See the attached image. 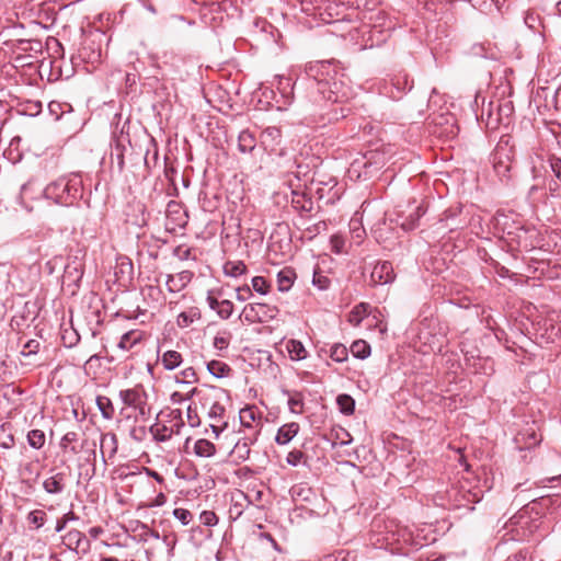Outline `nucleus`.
<instances>
[{
    "instance_id": "obj_41",
    "label": "nucleus",
    "mask_w": 561,
    "mask_h": 561,
    "mask_svg": "<svg viewBox=\"0 0 561 561\" xmlns=\"http://www.w3.org/2000/svg\"><path fill=\"white\" fill-rule=\"evenodd\" d=\"M174 381L184 385L195 383L198 381V376L193 367H186L175 375Z\"/></svg>"
},
{
    "instance_id": "obj_47",
    "label": "nucleus",
    "mask_w": 561,
    "mask_h": 561,
    "mask_svg": "<svg viewBox=\"0 0 561 561\" xmlns=\"http://www.w3.org/2000/svg\"><path fill=\"white\" fill-rule=\"evenodd\" d=\"M252 288L261 295H266L270 290V284L263 276H255L251 280Z\"/></svg>"
},
{
    "instance_id": "obj_53",
    "label": "nucleus",
    "mask_w": 561,
    "mask_h": 561,
    "mask_svg": "<svg viewBox=\"0 0 561 561\" xmlns=\"http://www.w3.org/2000/svg\"><path fill=\"white\" fill-rule=\"evenodd\" d=\"M39 342L37 340H28L21 351V355L24 357H28L31 355H35L39 351Z\"/></svg>"
},
{
    "instance_id": "obj_35",
    "label": "nucleus",
    "mask_w": 561,
    "mask_h": 561,
    "mask_svg": "<svg viewBox=\"0 0 561 561\" xmlns=\"http://www.w3.org/2000/svg\"><path fill=\"white\" fill-rule=\"evenodd\" d=\"M336 404L341 413L345 415H351L354 413L355 401L351 396L345 393L339 394L336 398Z\"/></svg>"
},
{
    "instance_id": "obj_28",
    "label": "nucleus",
    "mask_w": 561,
    "mask_h": 561,
    "mask_svg": "<svg viewBox=\"0 0 561 561\" xmlns=\"http://www.w3.org/2000/svg\"><path fill=\"white\" fill-rule=\"evenodd\" d=\"M206 367L208 373L215 378H225L232 373V368L221 360L213 359L207 363Z\"/></svg>"
},
{
    "instance_id": "obj_33",
    "label": "nucleus",
    "mask_w": 561,
    "mask_h": 561,
    "mask_svg": "<svg viewBox=\"0 0 561 561\" xmlns=\"http://www.w3.org/2000/svg\"><path fill=\"white\" fill-rule=\"evenodd\" d=\"M247 272V265L242 261H227L224 264V273L226 276L239 277Z\"/></svg>"
},
{
    "instance_id": "obj_43",
    "label": "nucleus",
    "mask_w": 561,
    "mask_h": 561,
    "mask_svg": "<svg viewBox=\"0 0 561 561\" xmlns=\"http://www.w3.org/2000/svg\"><path fill=\"white\" fill-rule=\"evenodd\" d=\"M27 443L34 449H41L45 445V433L42 430H32L27 433Z\"/></svg>"
},
{
    "instance_id": "obj_52",
    "label": "nucleus",
    "mask_w": 561,
    "mask_h": 561,
    "mask_svg": "<svg viewBox=\"0 0 561 561\" xmlns=\"http://www.w3.org/2000/svg\"><path fill=\"white\" fill-rule=\"evenodd\" d=\"M173 516L183 525V526H186L188 525L192 519H193V514L186 510V508H182V507H179V508H175L173 511Z\"/></svg>"
},
{
    "instance_id": "obj_27",
    "label": "nucleus",
    "mask_w": 561,
    "mask_h": 561,
    "mask_svg": "<svg viewBox=\"0 0 561 561\" xmlns=\"http://www.w3.org/2000/svg\"><path fill=\"white\" fill-rule=\"evenodd\" d=\"M256 147V139L248 129L240 131L238 136V149L241 153H250Z\"/></svg>"
},
{
    "instance_id": "obj_40",
    "label": "nucleus",
    "mask_w": 561,
    "mask_h": 561,
    "mask_svg": "<svg viewBox=\"0 0 561 561\" xmlns=\"http://www.w3.org/2000/svg\"><path fill=\"white\" fill-rule=\"evenodd\" d=\"M285 393L288 396V408L291 413L300 414L302 413L304 408V400L302 394L300 392H290L285 391Z\"/></svg>"
},
{
    "instance_id": "obj_60",
    "label": "nucleus",
    "mask_w": 561,
    "mask_h": 561,
    "mask_svg": "<svg viewBox=\"0 0 561 561\" xmlns=\"http://www.w3.org/2000/svg\"><path fill=\"white\" fill-rule=\"evenodd\" d=\"M236 298L239 301H245L252 297V289L248 285L241 286L237 288Z\"/></svg>"
},
{
    "instance_id": "obj_8",
    "label": "nucleus",
    "mask_w": 561,
    "mask_h": 561,
    "mask_svg": "<svg viewBox=\"0 0 561 561\" xmlns=\"http://www.w3.org/2000/svg\"><path fill=\"white\" fill-rule=\"evenodd\" d=\"M119 398L127 407L137 409L140 415L146 414V396L138 389H126L119 391Z\"/></svg>"
},
{
    "instance_id": "obj_19",
    "label": "nucleus",
    "mask_w": 561,
    "mask_h": 561,
    "mask_svg": "<svg viewBox=\"0 0 561 561\" xmlns=\"http://www.w3.org/2000/svg\"><path fill=\"white\" fill-rule=\"evenodd\" d=\"M291 207L299 213H311L313 210V202L305 193L291 191Z\"/></svg>"
},
{
    "instance_id": "obj_34",
    "label": "nucleus",
    "mask_w": 561,
    "mask_h": 561,
    "mask_svg": "<svg viewBox=\"0 0 561 561\" xmlns=\"http://www.w3.org/2000/svg\"><path fill=\"white\" fill-rule=\"evenodd\" d=\"M96 405L105 420L113 419L115 410L110 398L105 396H99L96 398Z\"/></svg>"
},
{
    "instance_id": "obj_44",
    "label": "nucleus",
    "mask_w": 561,
    "mask_h": 561,
    "mask_svg": "<svg viewBox=\"0 0 561 561\" xmlns=\"http://www.w3.org/2000/svg\"><path fill=\"white\" fill-rule=\"evenodd\" d=\"M330 357L336 363H343L348 357V350L343 344H334L330 348Z\"/></svg>"
},
{
    "instance_id": "obj_21",
    "label": "nucleus",
    "mask_w": 561,
    "mask_h": 561,
    "mask_svg": "<svg viewBox=\"0 0 561 561\" xmlns=\"http://www.w3.org/2000/svg\"><path fill=\"white\" fill-rule=\"evenodd\" d=\"M193 273L190 271H182L178 274V279L173 275L167 276V286L170 293H179L182 290L192 279Z\"/></svg>"
},
{
    "instance_id": "obj_1",
    "label": "nucleus",
    "mask_w": 561,
    "mask_h": 561,
    "mask_svg": "<svg viewBox=\"0 0 561 561\" xmlns=\"http://www.w3.org/2000/svg\"><path fill=\"white\" fill-rule=\"evenodd\" d=\"M305 75L310 87L329 104L321 113L323 122H337L347 116L350 108L341 103L348 98V87L342 69L331 60L312 61L305 66Z\"/></svg>"
},
{
    "instance_id": "obj_22",
    "label": "nucleus",
    "mask_w": 561,
    "mask_h": 561,
    "mask_svg": "<svg viewBox=\"0 0 561 561\" xmlns=\"http://www.w3.org/2000/svg\"><path fill=\"white\" fill-rule=\"evenodd\" d=\"M299 432V424L290 422L280 426L277 431L275 442L278 445L288 444Z\"/></svg>"
},
{
    "instance_id": "obj_30",
    "label": "nucleus",
    "mask_w": 561,
    "mask_h": 561,
    "mask_svg": "<svg viewBox=\"0 0 561 561\" xmlns=\"http://www.w3.org/2000/svg\"><path fill=\"white\" fill-rule=\"evenodd\" d=\"M161 364L167 370H173L182 364V355L176 351H167L161 356Z\"/></svg>"
},
{
    "instance_id": "obj_4",
    "label": "nucleus",
    "mask_w": 561,
    "mask_h": 561,
    "mask_svg": "<svg viewBox=\"0 0 561 561\" xmlns=\"http://www.w3.org/2000/svg\"><path fill=\"white\" fill-rule=\"evenodd\" d=\"M279 313V309L276 306L263 304V302H252L248 304L243 310L241 316L244 321L253 324V323H265L271 320H274Z\"/></svg>"
},
{
    "instance_id": "obj_56",
    "label": "nucleus",
    "mask_w": 561,
    "mask_h": 561,
    "mask_svg": "<svg viewBox=\"0 0 561 561\" xmlns=\"http://www.w3.org/2000/svg\"><path fill=\"white\" fill-rule=\"evenodd\" d=\"M173 255L176 256L180 261L193 259L192 249L186 248L184 245H178L176 248H174Z\"/></svg>"
},
{
    "instance_id": "obj_17",
    "label": "nucleus",
    "mask_w": 561,
    "mask_h": 561,
    "mask_svg": "<svg viewBox=\"0 0 561 561\" xmlns=\"http://www.w3.org/2000/svg\"><path fill=\"white\" fill-rule=\"evenodd\" d=\"M282 140V130L279 127L270 126L266 127L261 134V141L265 146L266 149L271 151L275 150V147L280 144Z\"/></svg>"
},
{
    "instance_id": "obj_61",
    "label": "nucleus",
    "mask_w": 561,
    "mask_h": 561,
    "mask_svg": "<svg viewBox=\"0 0 561 561\" xmlns=\"http://www.w3.org/2000/svg\"><path fill=\"white\" fill-rule=\"evenodd\" d=\"M186 413H187L188 424L192 427L198 426L201 423L199 417H198L196 411L191 405L187 408Z\"/></svg>"
},
{
    "instance_id": "obj_45",
    "label": "nucleus",
    "mask_w": 561,
    "mask_h": 561,
    "mask_svg": "<svg viewBox=\"0 0 561 561\" xmlns=\"http://www.w3.org/2000/svg\"><path fill=\"white\" fill-rule=\"evenodd\" d=\"M331 279L323 274L320 270H314L312 276V285L320 290H325L330 287Z\"/></svg>"
},
{
    "instance_id": "obj_20",
    "label": "nucleus",
    "mask_w": 561,
    "mask_h": 561,
    "mask_svg": "<svg viewBox=\"0 0 561 561\" xmlns=\"http://www.w3.org/2000/svg\"><path fill=\"white\" fill-rule=\"evenodd\" d=\"M425 211L426 210L423 205L414 206L407 216L402 217V221L400 224L401 228L405 231L415 229L419 226V221L424 216Z\"/></svg>"
},
{
    "instance_id": "obj_25",
    "label": "nucleus",
    "mask_w": 561,
    "mask_h": 561,
    "mask_svg": "<svg viewBox=\"0 0 561 561\" xmlns=\"http://www.w3.org/2000/svg\"><path fill=\"white\" fill-rule=\"evenodd\" d=\"M296 279V273L291 267H284L277 273V288L279 291H288Z\"/></svg>"
},
{
    "instance_id": "obj_14",
    "label": "nucleus",
    "mask_w": 561,
    "mask_h": 561,
    "mask_svg": "<svg viewBox=\"0 0 561 561\" xmlns=\"http://www.w3.org/2000/svg\"><path fill=\"white\" fill-rule=\"evenodd\" d=\"M44 188L45 187H43V184L37 179H30L21 186V203L25 204L27 199L33 201L44 196Z\"/></svg>"
},
{
    "instance_id": "obj_49",
    "label": "nucleus",
    "mask_w": 561,
    "mask_h": 561,
    "mask_svg": "<svg viewBox=\"0 0 561 561\" xmlns=\"http://www.w3.org/2000/svg\"><path fill=\"white\" fill-rule=\"evenodd\" d=\"M78 519H79V516L77 514H75L72 511H69L61 518L57 519L56 527H55L56 533H61L66 528V526L69 522H75Z\"/></svg>"
},
{
    "instance_id": "obj_42",
    "label": "nucleus",
    "mask_w": 561,
    "mask_h": 561,
    "mask_svg": "<svg viewBox=\"0 0 561 561\" xmlns=\"http://www.w3.org/2000/svg\"><path fill=\"white\" fill-rule=\"evenodd\" d=\"M26 520L35 529H39L46 523L47 514L42 510H34L27 514Z\"/></svg>"
},
{
    "instance_id": "obj_23",
    "label": "nucleus",
    "mask_w": 561,
    "mask_h": 561,
    "mask_svg": "<svg viewBox=\"0 0 561 561\" xmlns=\"http://www.w3.org/2000/svg\"><path fill=\"white\" fill-rule=\"evenodd\" d=\"M239 420L242 426L253 428L255 422H257V425L261 424V414L256 407H245L240 410Z\"/></svg>"
},
{
    "instance_id": "obj_6",
    "label": "nucleus",
    "mask_w": 561,
    "mask_h": 561,
    "mask_svg": "<svg viewBox=\"0 0 561 561\" xmlns=\"http://www.w3.org/2000/svg\"><path fill=\"white\" fill-rule=\"evenodd\" d=\"M396 279V273L392 263L389 261H378L374 265L370 277V286L388 285L393 283Z\"/></svg>"
},
{
    "instance_id": "obj_46",
    "label": "nucleus",
    "mask_w": 561,
    "mask_h": 561,
    "mask_svg": "<svg viewBox=\"0 0 561 561\" xmlns=\"http://www.w3.org/2000/svg\"><path fill=\"white\" fill-rule=\"evenodd\" d=\"M231 333L224 331L218 333L213 341V346L218 351H226L230 344Z\"/></svg>"
},
{
    "instance_id": "obj_13",
    "label": "nucleus",
    "mask_w": 561,
    "mask_h": 561,
    "mask_svg": "<svg viewBox=\"0 0 561 561\" xmlns=\"http://www.w3.org/2000/svg\"><path fill=\"white\" fill-rule=\"evenodd\" d=\"M67 474L65 472H55L43 481V489L51 495L61 494L66 489Z\"/></svg>"
},
{
    "instance_id": "obj_38",
    "label": "nucleus",
    "mask_w": 561,
    "mask_h": 561,
    "mask_svg": "<svg viewBox=\"0 0 561 561\" xmlns=\"http://www.w3.org/2000/svg\"><path fill=\"white\" fill-rule=\"evenodd\" d=\"M369 305L360 302L356 305L350 314V322L354 325H358L362 320L369 314Z\"/></svg>"
},
{
    "instance_id": "obj_29",
    "label": "nucleus",
    "mask_w": 561,
    "mask_h": 561,
    "mask_svg": "<svg viewBox=\"0 0 561 561\" xmlns=\"http://www.w3.org/2000/svg\"><path fill=\"white\" fill-rule=\"evenodd\" d=\"M311 184L317 186L316 194L319 196V198H323L325 194V187H328V191L330 192L332 188H334L337 184L335 178L329 176L328 179H322L321 176L312 178Z\"/></svg>"
},
{
    "instance_id": "obj_26",
    "label": "nucleus",
    "mask_w": 561,
    "mask_h": 561,
    "mask_svg": "<svg viewBox=\"0 0 561 561\" xmlns=\"http://www.w3.org/2000/svg\"><path fill=\"white\" fill-rule=\"evenodd\" d=\"M142 340V332L139 330H130L121 336L117 346L123 351H130L136 344Z\"/></svg>"
},
{
    "instance_id": "obj_7",
    "label": "nucleus",
    "mask_w": 561,
    "mask_h": 561,
    "mask_svg": "<svg viewBox=\"0 0 561 561\" xmlns=\"http://www.w3.org/2000/svg\"><path fill=\"white\" fill-rule=\"evenodd\" d=\"M126 144H130L128 136H121L114 140L112 145V150L110 154V162L112 171H116L118 174H122L125 169V151Z\"/></svg>"
},
{
    "instance_id": "obj_57",
    "label": "nucleus",
    "mask_w": 561,
    "mask_h": 561,
    "mask_svg": "<svg viewBox=\"0 0 561 561\" xmlns=\"http://www.w3.org/2000/svg\"><path fill=\"white\" fill-rule=\"evenodd\" d=\"M393 87H396L399 92L403 93L412 89V82L408 79L407 76L398 77L393 82Z\"/></svg>"
},
{
    "instance_id": "obj_12",
    "label": "nucleus",
    "mask_w": 561,
    "mask_h": 561,
    "mask_svg": "<svg viewBox=\"0 0 561 561\" xmlns=\"http://www.w3.org/2000/svg\"><path fill=\"white\" fill-rule=\"evenodd\" d=\"M224 398H229L227 390L216 386L203 385V392L198 401L203 408L209 409L214 403L220 402Z\"/></svg>"
},
{
    "instance_id": "obj_39",
    "label": "nucleus",
    "mask_w": 561,
    "mask_h": 561,
    "mask_svg": "<svg viewBox=\"0 0 561 561\" xmlns=\"http://www.w3.org/2000/svg\"><path fill=\"white\" fill-rule=\"evenodd\" d=\"M383 154L370 151L364 156L363 167L366 169L374 168L379 170L383 167Z\"/></svg>"
},
{
    "instance_id": "obj_5",
    "label": "nucleus",
    "mask_w": 561,
    "mask_h": 561,
    "mask_svg": "<svg viewBox=\"0 0 561 561\" xmlns=\"http://www.w3.org/2000/svg\"><path fill=\"white\" fill-rule=\"evenodd\" d=\"M386 529L382 539H377L378 542L382 541L386 547H392V550H402L403 546L414 545L413 534L408 527L391 523L390 526H386Z\"/></svg>"
},
{
    "instance_id": "obj_15",
    "label": "nucleus",
    "mask_w": 561,
    "mask_h": 561,
    "mask_svg": "<svg viewBox=\"0 0 561 561\" xmlns=\"http://www.w3.org/2000/svg\"><path fill=\"white\" fill-rule=\"evenodd\" d=\"M259 431H254L251 435L245 436L239 439L232 449V455H234L239 460H247L251 453V445H253L257 439Z\"/></svg>"
},
{
    "instance_id": "obj_18",
    "label": "nucleus",
    "mask_w": 561,
    "mask_h": 561,
    "mask_svg": "<svg viewBox=\"0 0 561 561\" xmlns=\"http://www.w3.org/2000/svg\"><path fill=\"white\" fill-rule=\"evenodd\" d=\"M105 449H107L110 458H113L116 455L118 449V439L115 433L108 432L101 435V456L104 463H106Z\"/></svg>"
},
{
    "instance_id": "obj_62",
    "label": "nucleus",
    "mask_w": 561,
    "mask_h": 561,
    "mask_svg": "<svg viewBox=\"0 0 561 561\" xmlns=\"http://www.w3.org/2000/svg\"><path fill=\"white\" fill-rule=\"evenodd\" d=\"M331 244H332V250L335 252V253H341L343 251V247H344V241L341 237L339 236H333L331 238Z\"/></svg>"
},
{
    "instance_id": "obj_16",
    "label": "nucleus",
    "mask_w": 561,
    "mask_h": 561,
    "mask_svg": "<svg viewBox=\"0 0 561 561\" xmlns=\"http://www.w3.org/2000/svg\"><path fill=\"white\" fill-rule=\"evenodd\" d=\"M455 496L456 506L457 507H467L468 510H473L472 504L478 503L481 499L477 493H471L470 491H459L453 489L449 491V497Z\"/></svg>"
},
{
    "instance_id": "obj_31",
    "label": "nucleus",
    "mask_w": 561,
    "mask_h": 561,
    "mask_svg": "<svg viewBox=\"0 0 561 561\" xmlns=\"http://www.w3.org/2000/svg\"><path fill=\"white\" fill-rule=\"evenodd\" d=\"M194 453L198 457L209 458L215 455V445L204 438L197 439L194 445Z\"/></svg>"
},
{
    "instance_id": "obj_55",
    "label": "nucleus",
    "mask_w": 561,
    "mask_h": 561,
    "mask_svg": "<svg viewBox=\"0 0 561 561\" xmlns=\"http://www.w3.org/2000/svg\"><path fill=\"white\" fill-rule=\"evenodd\" d=\"M195 316V312H181L178 316L176 323L181 328H186L194 322Z\"/></svg>"
},
{
    "instance_id": "obj_36",
    "label": "nucleus",
    "mask_w": 561,
    "mask_h": 561,
    "mask_svg": "<svg viewBox=\"0 0 561 561\" xmlns=\"http://www.w3.org/2000/svg\"><path fill=\"white\" fill-rule=\"evenodd\" d=\"M78 442V433L76 432H67L60 439V448L64 451H70L73 455L79 453V449L75 446V443Z\"/></svg>"
},
{
    "instance_id": "obj_3",
    "label": "nucleus",
    "mask_w": 561,
    "mask_h": 561,
    "mask_svg": "<svg viewBox=\"0 0 561 561\" xmlns=\"http://www.w3.org/2000/svg\"><path fill=\"white\" fill-rule=\"evenodd\" d=\"M493 169L502 182L513 179L516 169L515 149L510 138L502 137L492 153Z\"/></svg>"
},
{
    "instance_id": "obj_50",
    "label": "nucleus",
    "mask_w": 561,
    "mask_h": 561,
    "mask_svg": "<svg viewBox=\"0 0 561 561\" xmlns=\"http://www.w3.org/2000/svg\"><path fill=\"white\" fill-rule=\"evenodd\" d=\"M233 311V304L230 300H220L219 306L216 310L217 314L221 319H228L232 314Z\"/></svg>"
},
{
    "instance_id": "obj_32",
    "label": "nucleus",
    "mask_w": 561,
    "mask_h": 561,
    "mask_svg": "<svg viewBox=\"0 0 561 561\" xmlns=\"http://www.w3.org/2000/svg\"><path fill=\"white\" fill-rule=\"evenodd\" d=\"M149 432L153 436V439L159 443L170 440L173 435V428L167 425L159 426L157 423L149 427Z\"/></svg>"
},
{
    "instance_id": "obj_54",
    "label": "nucleus",
    "mask_w": 561,
    "mask_h": 561,
    "mask_svg": "<svg viewBox=\"0 0 561 561\" xmlns=\"http://www.w3.org/2000/svg\"><path fill=\"white\" fill-rule=\"evenodd\" d=\"M199 520L203 525L213 527L218 524L217 515L211 511H204L199 515Z\"/></svg>"
},
{
    "instance_id": "obj_63",
    "label": "nucleus",
    "mask_w": 561,
    "mask_h": 561,
    "mask_svg": "<svg viewBox=\"0 0 561 561\" xmlns=\"http://www.w3.org/2000/svg\"><path fill=\"white\" fill-rule=\"evenodd\" d=\"M243 512V507L241 503L234 502L229 508V515L231 518L237 519L241 516Z\"/></svg>"
},
{
    "instance_id": "obj_10",
    "label": "nucleus",
    "mask_w": 561,
    "mask_h": 561,
    "mask_svg": "<svg viewBox=\"0 0 561 561\" xmlns=\"http://www.w3.org/2000/svg\"><path fill=\"white\" fill-rule=\"evenodd\" d=\"M460 206L449 207L448 209H446L438 220V229L447 231H454L456 229H459L463 224V221L460 219Z\"/></svg>"
},
{
    "instance_id": "obj_2",
    "label": "nucleus",
    "mask_w": 561,
    "mask_h": 561,
    "mask_svg": "<svg viewBox=\"0 0 561 561\" xmlns=\"http://www.w3.org/2000/svg\"><path fill=\"white\" fill-rule=\"evenodd\" d=\"M83 184L78 174L61 176L44 188V197L55 204L71 206L82 197Z\"/></svg>"
},
{
    "instance_id": "obj_48",
    "label": "nucleus",
    "mask_w": 561,
    "mask_h": 561,
    "mask_svg": "<svg viewBox=\"0 0 561 561\" xmlns=\"http://www.w3.org/2000/svg\"><path fill=\"white\" fill-rule=\"evenodd\" d=\"M290 345L289 353L293 359L300 360L306 357L307 352L301 342L291 341Z\"/></svg>"
},
{
    "instance_id": "obj_24",
    "label": "nucleus",
    "mask_w": 561,
    "mask_h": 561,
    "mask_svg": "<svg viewBox=\"0 0 561 561\" xmlns=\"http://www.w3.org/2000/svg\"><path fill=\"white\" fill-rule=\"evenodd\" d=\"M290 496L294 501L311 502L314 497V492L307 483L294 484L289 490Z\"/></svg>"
},
{
    "instance_id": "obj_51",
    "label": "nucleus",
    "mask_w": 561,
    "mask_h": 561,
    "mask_svg": "<svg viewBox=\"0 0 561 561\" xmlns=\"http://www.w3.org/2000/svg\"><path fill=\"white\" fill-rule=\"evenodd\" d=\"M225 412H226V408L224 407V404H221V402L214 403L208 409V417L214 421L219 422L224 419Z\"/></svg>"
},
{
    "instance_id": "obj_58",
    "label": "nucleus",
    "mask_w": 561,
    "mask_h": 561,
    "mask_svg": "<svg viewBox=\"0 0 561 561\" xmlns=\"http://www.w3.org/2000/svg\"><path fill=\"white\" fill-rule=\"evenodd\" d=\"M549 164L552 173L554 176L561 181V158H558L556 156H551L549 158Z\"/></svg>"
},
{
    "instance_id": "obj_9",
    "label": "nucleus",
    "mask_w": 561,
    "mask_h": 561,
    "mask_svg": "<svg viewBox=\"0 0 561 561\" xmlns=\"http://www.w3.org/2000/svg\"><path fill=\"white\" fill-rule=\"evenodd\" d=\"M62 542L69 550L76 552H85L90 548V542L87 536L78 529H70L62 537Z\"/></svg>"
},
{
    "instance_id": "obj_37",
    "label": "nucleus",
    "mask_w": 561,
    "mask_h": 561,
    "mask_svg": "<svg viewBox=\"0 0 561 561\" xmlns=\"http://www.w3.org/2000/svg\"><path fill=\"white\" fill-rule=\"evenodd\" d=\"M350 351L354 357L365 359L370 355V345L364 340H358L353 342Z\"/></svg>"
},
{
    "instance_id": "obj_64",
    "label": "nucleus",
    "mask_w": 561,
    "mask_h": 561,
    "mask_svg": "<svg viewBox=\"0 0 561 561\" xmlns=\"http://www.w3.org/2000/svg\"><path fill=\"white\" fill-rule=\"evenodd\" d=\"M506 561H528V552L520 550L519 552L508 557Z\"/></svg>"
},
{
    "instance_id": "obj_11",
    "label": "nucleus",
    "mask_w": 561,
    "mask_h": 561,
    "mask_svg": "<svg viewBox=\"0 0 561 561\" xmlns=\"http://www.w3.org/2000/svg\"><path fill=\"white\" fill-rule=\"evenodd\" d=\"M83 251L78 250L72 256H68V262L65 266V276L72 282H78L83 276L84 264L82 262Z\"/></svg>"
},
{
    "instance_id": "obj_59",
    "label": "nucleus",
    "mask_w": 561,
    "mask_h": 561,
    "mask_svg": "<svg viewBox=\"0 0 561 561\" xmlns=\"http://www.w3.org/2000/svg\"><path fill=\"white\" fill-rule=\"evenodd\" d=\"M302 458H304L302 451L291 450L290 453H288L286 460H287L288 465L296 467L301 462Z\"/></svg>"
}]
</instances>
